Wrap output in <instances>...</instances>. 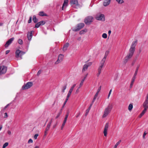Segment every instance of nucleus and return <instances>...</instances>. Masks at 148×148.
Listing matches in <instances>:
<instances>
[{
  "label": "nucleus",
  "instance_id": "4c0bfd02",
  "mask_svg": "<svg viewBox=\"0 0 148 148\" xmlns=\"http://www.w3.org/2000/svg\"><path fill=\"white\" fill-rule=\"evenodd\" d=\"M52 122V119L51 120L50 122L47 124V126L48 127L50 128V125H51V123Z\"/></svg>",
  "mask_w": 148,
  "mask_h": 148
},
{
  "label": "nucleus",
  "instance_id": "c85d7f7f",
  "mask_svg": "<svg viewBox=\"0 0 148 148\" xmlns=\"http://www.w3.org/2000/svg\"><path fill=\"white\" fill-rule=\"evenodd\" d=\"M32 20L35 23H36L37 22V19L35 16H33Z\"/></svg>",
  "mask_w": 148,
  "mask_h": 148
},
{
  "label": "nucleus",
  "instance_id": "de8ad7c7",
  "mask_svg": "<svg viewBox=\"0 0 148 148\" xmlns=\"http://www.w3.org/2000/svg\"><path fill=\"white\" fill-rule=\"evenodd\" d=\"M98 73L97 74V77H99L100 73H101V72H100L99 71H98Z\"/></svg>",
  "mask_w": 148,
  "mask_h": 148
},
{
  "label": "nucleus",
  "instance_id": "49530a36",
  "mask_svg": "<svg viewBox=\"0 0 148 148\" xmlns=\"http://www.w3.org/2000/svg\"><path fill=\"white\" fill-rule=\"evenodd\" d=\"M98 93H99L97 92L96 93L94 97H95L96 98H97L98 96Z\"/></svg>",
  "mask_w": 148,
  "mask_h": 148
},
{
  "label": "nucleus",
  "instance_id": "6ab92c4d",
  "mask_svg": "<svg viewBox=\"0 0 148 148\" xmlns=\"http://www.w3.org/2000/svg\"><path fill=\"white\" fill-rule=\"evenodd\" d=\"M109 51H106L105 53V55L104 56V57L102 59L101 61H104V62H105V61L106 60V58L108 55V54L109 53Z\"/></svg>",
  "mask_w": 148,
  "mask_h": 148
},
{
  "label": "nucleus",
  "instance_id": "09e8293b",
  "mask_svg": "<svg viewBox=\"0 0 148 148\" xmlns=\"http://www.w3.org/2000/svg\"><path fill=\"white\" fill-rule=\"evenodd\" d=\"M118 143H116V145H115V146H114V148H116L118 145H119V144Z\"/></svg>",
  "mask_w": 148,
  "mask_h": 148
},
{
  "label": "nucleus",
  "instance_id": "f704fd0d",
  "mask_svg": "<svg viewBox=\"0 0 148 148\" xmlns=\"http://www.w3.org/2000/svg\"><path fill=\"white\" fill-rule=\"evenodd\" d=\"M18 43L20 45H22L23 44V40L21 39H19L18 41Z\"/></svg>",
  "mask_w": 148,
  "mask_h": 148
},
{
  "label": "nucleus",
  "instance_id": "052dcab7",
  "mask_svg": "<svg viewBox=\"0 0 148 148\" xmlns=\"http://www.w3.org/2000/svg\"><path fill=\"white\" fill-rule=\"evenodd\" d=\"M69 98H68L66 97V100L64 102H65V103H66L67 101L68 100V99H69Z\"/></svg>",
  "mask_w": 148,
  "mask_h": 148
},
{
  "label": "nucleus",
  "instance_id": "7ed1b4c3",
  "mask_svg": "<svg viewBox=\"0 0 148 148\" xmlns=\"http://www.w3.org/2000/svg\"><path fill=\"white\" fill-rule=\"evenodd\" d=\"M25 53V52L19 49L17 50L15 52V57L17 58H20L21 59L22 58V56Z\"/></svg>",
  "mask_w": 148,
  "mask_h": 148
},
{
  "label": "nucleus",
  "instance_id": "4d7b16f0",
  "mask_svg": "<svg viewBox=\"0 0 148 148\" xmlns=\"http://www.w3.org/2000/svg\"><path fill=\"white\" fill-rule=\"evenodd\" d=\"M92 104H92V103L91 104V105H90V106L88 108V109L90 110V109L91 108V106H92Z\"/></svg>",
  "mask_w": 148,
  "mask_h": 148
},
{
  "label": "nucleus",
  "instance_id": "13d9d810",
  "mask_svg": "<svg viewBox=\"0 0 148 148\" xmlns=\"http://www.w3.org/2000/svg\"><path fill=\"white\" fill-rule=\"evenodd\" d=\"M10 50H7L6 52H5V54H8V53H9V52H10Z\"/></svg>",
  "mask_w": 148,
  "mask_h": 148
},
{
  "label": "nucleus",
  "instance_id": "e2e57ef3",
  "mask_svg": "<svg viewBox=\"0 0 148 148\" xmlns=\"http://www.w3.org/2000/svg\"><path fill=\"white\" fill-rule=\"evenodd\" d=\"M66 120H67L66 119H64V120L63 122L64 123H66Z\"/></svg>",
  "mask_w": 148,
  "mask_h": 148
},
{
  "label": "nucleus",
  "instance_id": "a211bd4d",
  "mask_svg": "<svg viewBox=\"0 0 148 148\" xmlns=\"http://www.w3.org/2000/svg\"><path fill=\"white\" fill-rule=\"evenodd\" d=\"M111 0H104L103 3V5L104 6L108 5L110 3Z\"/></svg>",
  "mask_w": 148,
  "mask_h": 148
},
{
  "label": "nucleus",
  "instance_id": "72a5a7b5",
  "mask_svg": "<svg viewBox=\"0 0 148 148\" xmlns=\"http://www.w3.org/2000/svg\"><path fill=\"white\" fill-rule=\"evenodd\" d=\"M8 145V142L5 143L3 146V148H5Z\"/></svg>",
  "mask_w": 148,
  "mask_h": 148
},
{
  "label": "nucleus",
  "instance_id": "9d476101",
  "mask_svg": "<svg viewBox=\"0 0 148 148\" xmlns=\"http://www.w3.org/2000/svg\"><path fill=\"white\" fill-rule=\"evenodd\" d=\"M133 56V55L128 53L124 58L123 61L124 63H126L128 61L132 58Z\"/></svg>",
  "mask_w": 148,
  "mask_h": 148
},
{
  "label": "nucleus",
  "instance_id": "37998d69",
  "mask_svg": "<svg viewBox=\"0 0 148 148\" xmlns=\"http://www.w3.org/2000/svg\"><path fill=\"white\" fill-rule=\"evenodd\" d=\"M32 19V17L31 16L29 17V19L28 21V23H30L31 22Z\"/></svg>",
  "mask_w": 148,
  "mask_h": 148
},
{
  "label": "nucleus",
  "instance_id": "f03ea898",
  "mask_svg": "<svg viewBox=\"0 0 148 148\" xmlns=\"http://www.w3.org/2000/svg\"><path fill=\"white\" fill-rule=\"evenodd\" d=\"M137 42V40H136L133 41L132 43L130 48L129 49V53L133 55L135 50V47L136 45Z\"/></svg>",
  "mask_w": 148,
  "mask_h": 148
},
{
  "label": "nucleus",
  "instance_id": "864d4df0",
  "mask_svg": "<svg viewBox=\"0 0 148 148\" xmlns=\"http://www.w3.org/2000/svg\"><path fill=\"white\" fill-rule=\"evenodd\" d=\"M34 138L35 139H36L37 138V134H36L35 135Z\"/></svg>",
  "mask_w": 148,
  "mask_h": 148
},
{
  "label": "nucleus",
  "instance_id": "a878e982",
  "mask_svg": "<svg viewBox=\"0 0 148 148\" xmlns=\"http://www.w3.org/2000/svg\"><path fill=\"white\" fill-rule=\"evenodd\" d=\"M39 15L42 16H47V15L43 12H39Z\"/></svg>",
  "mask_w": 148,
  "mask_h": 148
},
{
  "label": "nucleus",
  "instance_id": "ddd939ff",
  "mask_svg": "<svg viewBox=\"0 0 148 148\" xmlns=\"http://www.w3.org/2000/svg\"><path fill=\"white\" fill-rule=\"evenodd\" d=\"M105 62L104 61H101L99 64V66L97 69L98 71H99L101 72L102 68L104 66Z\"/></svg>",
  "mask_w": 148,
  "mask_h": 148
},
{
  "label": "nucleus",
  "instance_id": "3c124183",
  "mask_svg": "<svg viewBox=\"0 0 148 148\" xmlns=\"http://www.w3.org/2000/svg\"><path fill=\"white\" fill-rule=\"evenodd\" d=\"M68 113L65 116V117L64 118V119H67V118L68 117Z\"/></svg>",
  "mask_w": 148,
  "mask_h": 148
},
{
  "label": "nucleus",
  "instance_id": "5701e85b",
  "mask_svg": "<svg viewBox=\"0 0 148 148\" xmlns=\"http://www.w3.org/2000/svg\"><path fill=\"white\" fill-rule=\"evenodd\" d=\"M148 108H144V109L142 112V113H141L140 115L139 116V117L140 118L146 112L147 110V109Z\"/></svg>",
  "mask_w": 148,
  "mask_h": 148
},
{
  "label": "nucleus",
  "instance_id": "7c9ffc66",
  "mask_svg": "<svg viewBox=\"0 0 148 148\" xmlns=\"http://www.w3.org/2000/svg\"><path fill=\"white\" fill-rule=\"evenodd\" d=\"M66 85H65L64 86H63L62 88V92L63 93L64 92L65 90L66 89Z\"/></svg>",
  "mask_w": 148,
  "mask_h": 148
},
{
  "label": "nucleus",
  "instance_id": "ea45409f",
  "mask_svg": "<svg viewBox=\"0 0 148 148\" xmlns=\"http://www.w3.org/2000/svg\"><path fill=\"white\" fill-rule=\"evenodd\" d=\"M89 110H90L87 109L86 110V113H85V116H86L87 115L89 111Z\"/></svg>",
  "mask_w": 148,
  "mask_h": 148
},
{
  "label": "nucleus",
  "instance_id": "0eeeda50",
  "mask_svg": "<svg viewBox=\"0 0 148 148\" xmlns=\"http://www.w3.org/2000/svg\"><path fill=\"white\" fill-rule=\"evenodd\" d=\"M64 58V55L62 54H60L59 55L57 60L55 62V64H58L59 63L61 62L63 60Z\"/></svg>",
  "mask_w": 148,
  "mask_h": 148
},
{
  "label": "nucleus",
  "instance_id": "a19ab883",
  "mask_svg": "<svg viewBox=\"0 0 148 148\" xmlns=\"http://www.w3.org/2000/svg\"><path fill=\"white\" fill-rule=\"evenodd\" d=\"M33 142V140L31 138L29 139L28 141V143H32Z\"/></svg>",
  "mask_w": 148,
  "mask_h": 148
},
{
  "label": "nucleus",
  "instance_id": "473e14b6",
  "mask_svg": "<svg viewBox=\"0 0 148 148\" xmlns=\"http://www.w3.org/2000/svg\"><path fill=\"white\" fill-rule=\"evenodd\" d=\"M102 37L104 38H106L107 37V34L106 33H103L102 35Z\"/></svg>",
  "mask_w": 148,
  "mask_h": 148
},
{
  "label": "nucleus",
  "instance_id": "412c9836",
  "mask_svg": "<svg viewBox=\"0 0 148 148\" xmlns=\"http://www.w3.org/2000/svg\"><path fill=\"white\" fill-rule=\"evenodd\" d=\"M45 23V22L44 21H41L39 22H38V28L40 26L44 25Z\"/></svg>",
  "mask_w": 148,
  "mask_h": 148
},
{
  "label": "nucleus",
  "instance_id": "6e6552de",
  "mask_svg": "<svg viewBox=\"0 0 148 148\" xmlns=\"http://www.w3.org/2000/svg\"><path fill=\"white\" fill-rule=\"evenodd\" d=\"M84 24L83 23H81L77 25L76 28L73 29V31L77 32L79 31L80 29L84 27Z\"/></svg>",
  "mask_w": 148,
  "mask_h": 148
},
{
  "label": "nucleus",
  "instance_id": "4468645a",
  "mask_svg": "<svg viewBox=\"0 0 148 148\" xmlns=\"http://www.w3.org/2000/svg\"><path fill=\"white\" fill-rule=\"evenodd\" d=\"M14 37L12 38L9 39L6 43L5 45V47L6 48L8 47L14 40Z\"/></svg>",
  "mask_w": 148,
  "mask_h": 148
},
{
  "label": "nucleus",
  "instance_id": "58836bf2",
  "mask_svg": "<svg viewBox=\"0 0 148 148\" xmlns=\"http://www.w3.org/2000/svg\"><path fill=\"white\" fill-rule=\"evenodd\" d=\"M71 91H69V92H68V93L67 94V97L68 98H69V97H70V96L71 94Z\"/></svg>",
  "mask_w": 148,
  "mask_h": 148
},
{
  "label": "nucleus",
  "instance_id": "b1692460",
  "mask_svg": "<svg viewBox=\"0 0 148 148\" xmlns=\"http://www.w3.org/2000/svg\"><path fill=\"white\" fill-rule=\"evenodd\" d=\"M68 3V0H65L64 1L63 6L62 7V10H64L63 8H64V6H67Z\"/></svg>",
  "mask_w": 148,
  "mask_h": 148
},
{
  "label": "nucleus",
  "instance_id": "9b49d317",
  "mask_svg": "<svg viewBox=\"0 0 148 148\" xmlns=\"http://www.w3.org/2000/svg\"><path fill=\"white\" fill-rule=\"evenodd\" d=\"M7 68L4 66H0V75L5 73L7 71Z\"/></svg>",
  "mask_w": 148,
  "mask_h": 148
},
{
  "label": "nucleus",
  "instance_id": "39448f33",
  "mask_svg": "<svg viewBox=\"0 0 148 148\" xmlns=\"http://www.w3.org/2000/svg\"><path fill=\"white\" fill-rule=\"evenodd\" d=\"M93 18V17L92 16H88L85 19L84 22L86 24H90L91 22H92Z\"/></svg>",
  "mask_w": 148,
  "mask_h": 148
},
{
  "label": "nucleus",
  "instance_id": "f8f14e48",
  "mask_svg": "<svg viewBox=\"0 0 148 148\" xmlns=\"http://www.w3.org/2000/svg\"><path fill=\"white\" fill-rule=\"evenodd\" d=\"M109 126V124L108 123H106L105 126L103 133L104 134V136H106L107 135V131L108 129V128Z\"/></svg>",
  "mask_w": 148,
  "mask_h": 148
},
{
  "label": "nucleus",
  "instance_id": "69168bd1",
  "mask_svg": "<svg viewBox=\"0 0 148 148\" xmlns=\"http://www.w3.org/2000/svg\"><path fill=\"white\" fill-rule=\"evenodd\" d=\"M79 88L77 89L76 90V93H77L78 91H79Z\"/></svg>",
  "mask_w": 148,
  "mask_h": 148
},
{
  "label": "nucleus",
  "instance_id": "423d86ee",
  "mask_svg": "<svg viewBox=\"0 0 148 148\" xmlns=\"http://www.w3.org/2000/svg\"><path fill=\"white\" fill-rule=\"evenodd\" d=\"M96 19L98 20L104 21L105 20V16L103 14H99L96 15Z\"/></svg>",
  "mask_w": 148,
  "mask_h": 148
},
{
  "label": "nucleus",
  "instance_id": "603ef678",
  "mask_svg": "<svg viewBox=\"0 0 148 148\" xmlns=\"http://www.w3.org/2000/svg\"><path fill=\"white\" fill-rule=\"evenodd\" d=\"M7 133L9 135H11V132L10 130L8 131Z\"/></svg>",
  "mask_w": 148,
  "mask_h": 148
},
{
  "label": "nucleus",
  "instance_id": "6e6d98bb",
  "mask_svg": "<svg viewBox=\"0 0 148 148\" xmlns=\"http://www.w3.org/2000/svg\"><path fill=\"white\" fill-rule=\"evenodd\" d=\"M60 113H59L57 115V116L56 117V118L57 119V118H58L60 116Z\"/></svg>",
  "mask_w": 148,
  "mask_h": 148
},
{
  "label": "nucleus",
  "instance_id": "e433bc0d",
  "mask_svg": "<svg viewBox=\"0 0 148 148\" xmlns=\"http://www.w3.org/2000/svg\"><path fill=\"white\" fill-rule=\"evenodd\" d=\"M84 82V81L83 80H82V81L79 84V88H80L82 86V85L83 84Z\"/></svg>",
  "mask_w": 148,
  "mask_h": 148
},
{
  "label": "nucleus",
  "instance_id": "c9c22d12",
  "mask_svg": "<svg viewBox=\"0 0 148 148\" xmlns=\"http://www.w3.org/2000/svg\"><path fill=\"white\" fill-rule=\"evenodd\" d=\"M49 127H48L47 126L46 128V129H45V136L46 134H47V131L49 129Z\"/></svg>",
  "mask_w": 148,
  "mask_h": 148
},
{
  "label": "nucleus",
  "instance_id": "5fc2aeb1",
  "mask_svg": "<svg viewBox=\"0 0 148 148\" xmlns=\"http://www.w3.org/2000/svg\"><path fill=\"white\" fill-rule=\"evenodd\" d=\"M96 99V98H95V97H94V98H93V100H92V104H93V103H94V102H95V99Z\"/></svg>",
  "mask_w": 148,
  "mask_h": 148
},
{
  "label": "nucleus",
  "instance_id": "c756f323",
  "mask_svg": "<svg viewBox=\"0 0 148 148\" xmlns=\"http://www.w3.org/2000/svg\"><path fill=\"white\" fill-rule=\"evenodd\" d=\"M119 4H121L124 3L123 0H115Z\"/></svg>",
  "mask_w": 148,
  "mask_h": 148
},
{
  "label": "nucleus",
  "instance_id": "2f4dec72",
  "mask_svg": "<svg viewBox=\"0 0 148 148\" xmlns=\"http://www.w3.org/2000/svg\"><path fill=\"white\" fill-rule=\"evenodd\" d=\"M76 85V84H74L71 88L69 90V91H71V92H72L75 86Z\"/></svg>",
  "mask_w": 148,
  "mask_h": 148
},
{
  "label": "nucleus",
  "instance_id": "8fccbe9b",
  "mask_svg": "<svg viewBox=\"0 0 148 148\" xmlns=\"http://www.w3.org/2000/svg\"><path fill=\"white\" fill-rule=\"evenodd\" d=\"M7 116H8L7 113L5 112L4 114V118H6V117H7Z\"/></svg>",
  "mask_w": 148,
  "mask_h": 148
},
{
  "label": "nucleus",
  "instance_id": "79ce46f5",
  "mask_svg": "<svg viewBox=\"0 0 148 148\" xmlns=\"http://www.w3.org/2000/svg\"><path fill=\"white\" fill-rule=\"evenodd\" d=\"M112 89H111L109 92V94H108V99H109L110 95V94H111V92H112Z\"/></svg>",
  "mask_w": 148,
  "mask_h": 148
},
{
  "label": "nucleus",
  "instance_id": "bf43d9fd",
  "mask_svg": "<svg viewBox=\"0 0 148 148\" xmlns=\"http://www.w3.org/2000/svg\"><path fill=\"white\" fill-rule=\"evenodd\" d=\"M41 72V70H39L38 72V74H40Z\"/></svg>",
  "mask_w": 148,
  "mask_h": 148
},
{
  "label": "nucleus",
  "instance_id": "338daca9",
  "mask_svg": "<svg viewBox=\"0 0 148 148\" xmlns=\"http://www.w3.org/2000/svg\"><path fill=\"white\" fill-rule=\"evenodd\" d=\"M141 49H139V51H138L139 53H140V52H141Z\"/></svg>",
  "mask_w": 148,
  "mask_h": 148
},
{
  "label": "nucleus",
  "instance_id": "dca6fc26",
  "mask_svg": "<svg viewBox=\"0 0 148 148\" xmlns=\"http://www.w3.org/2000/svg\"><path fill=\"white\" fill-rule=\"evenodd\" d=\"M143 106L144 108H148V95L146 97L145 100L143 104Z\"/></svg>",
  "mask_w": 148,
  "mask_h": 148
},
{
  "label": "nucleus",
  "instance_id": "f257e3e1",
  "mask_svg": "<svg viewBox=\"0 0 148 148\" xmlns=\"http://www.w3.org/2000/svg\"><path fill=\"white\" fill-rule=\"evenodd\" d=\"M112 107L113 106L112 104H109L104 110V114L102 116L103 118H105L108 115V114L110 112Z\"/></svg>",
  "mask_w": 148,
  "mask_h": 148
},
{
  "label": "nucleus",
  "instance_id": "20e7f679",
  "mask_svg": "<svg viewBox=\"0 0 148 148\" xmlns=\"http://www.w3.org/2000/svg\"><path fill=\"white\" fill-rule=\"evenodd\" d=\"M33 85V83L32 82H29L26 84H24L22 87L23 90H26L30 88Z\"/></svg>",
  "mask_w": 148,
  "mask_h": 148
},
{
  "label": "nucleus",
  "instance_id": "0e129e2a",
  "mask_svg": "<svg viewBox=\"0 0 148 148\" xmlns=\"http://www.w3.org/2000/svg\"><path fill=\"white\" fill-rule=\"evenodd\" d=\"M111 31L110 30H109L108 31V33L109 35H110V34L111 33Z\"/></svg>",
  "mask_w": 148,
  "mask_h": 148
},
{
  "label": "nucleus",
  "instance_id": "bb28decb",
  "mask_svg": "<svg viewBox=\"0 0 148 148\" xmlns=\"http://www.w3.org/2000/svg\"><path fill=\"white\" fill-rule=\"evenodd\" d=\"M87 31V30L86 29H85L79 32V34L81 35L84 34Z\"/></svg>",
  "mask_w": 148,
  "mask_h": 148
},
{
  "label": "nucleus",
  "instance_id": "393cba45",
  "mask_svg": "<svg viewBox=\"0 0 148 148\" xmlns=\"http://www.w3.org/2000/svg\"><path fill=\"white\" fill-rule=\"evenodd\" d=\"M140 65L139 64V65H138L137 66V67H136V70H135V72L134 74V76H136V75L137 74V73H138V68H139V67H140Z\"/></svg>",
  "mask_w": 148,
  "mask_h": 148
},
{
  "label": "nucleus",
  "instance_id": "2eb2a0df",
  "mask_svg": "<svg viewBox=\"0 0 148 148\" xmlns=\"http://www.w3.org/2000/svg\"><path fill=\"white\" fill-rule=\"evenodd\" d=\"M71 5L73 7L75 6L78 5V2L77 0H71L70 1Z\"/></svg>",
  "mask_w": 148,
  "mask_h": 148
},
{
  "label": "nucleus",
  "instance_id": "aec40b11",
  "mask_svg": "<svg viewBox=\"0 0 148 148\" xmlns=\"http://www.w3.org/2000/svg\"><path fill=\"white\" fill-rule=\"evenodd\" d=\"M69 44L68 42L65 44L63 47V50L64 51H66L67 49V48L69 47Z\"/></svg>",
  "mask_w": 148,
  "mask_h": 148
},
{
  "label": "nucleus",
  "instance_id": "a18cd8bd",
  "mask_svg": "<svg viewBox=\"0 0 148 148\" xmlns=\"http://www.w3.org/2000/svg\"><path fill=\"white\" fill-rule=\"evenodd\" d=\"M80 115V112H79L76 115V117L77 118H78Z\"/></svg>",
  "mask_w": 148,
  "mask_h": 148
},
{
  "label": "nucleus",
  "instance_id": "4be33fe9",
  "mask_svg": "<svg viewBox=\"0 0 148 148\" xmlns=\"http://www.w3.org/2000/svg\"><path fill=\"white\" fill-rule=\"evenodd\" d=\"M135 79H136V76H133V77L132 78V81H131V84L130 85V88H131L132 87Z\"/></svg>",
  "mask_w": 148,
  "mask_h": 148
},
{
  "label": "nucleus",
  "instance_id": "c03bdc74",
  "mask_svg": "<svg viewBox=\"0 0 148 148\" xmlns=\"http://www.w3.org/2000/svg\"><path fill=\"white\" fill-rule=\"evenodd\" d=\"M101 88V86H100L99 88H98L97 91V92L99 93V91H100Z\"/></svg>",
  "mask_w": 148,
  "mask_h": 148
},
{
  "label": "nucleus",
  "instance_id": "680f3d73",
  "mask_svg": "<svg viewBox=\"0 0 148 148\" xmlns=\"http://www.w3.org/2000/svg\"><path fill=\"white\" fill-rule=\"evenodd\" d=\"M81 37H79L77 38V40L79 41H80L81 40Z\"/></svg>",
  "mask_w": 148,
  "mask_h": 148
},
{
  "label": "nucleus",
  "instance_id": "774afa93",
  "mask_svg": "<svg viewBox=\"0 0 148 148\" xmlns=\"http://www.w3.org/2000/svg\"><path fill=\"white\" fill-rule=\"evenodd\" d=\"M121 140H120L118 142H117V143H119L118 144H119L120 143H121Z\"/></svg>",
  "mask_w": 148,
  "mask_h": 148
},
{
  "label": "nucleus",
  "instance_id": "f3484780",
  "mask_svg": "<svg viewBox=\"0 0 148 148\" xmlns=\"http://www.w3.org/2000/svg\"><path fill=\"white\" fill-rule=\"evenodd\" d=\"M34 31H32L30 32H29L27 33V37L28 39V40H30L32 39V32H34Z\"/></svg>",
  "mask_w": 148,
  "mask_h": 148
},
{
  "label": "nucleus",
  "instance_id": "1a4fd4ad",
  "mask_svg": "<svg viewBox=\"0 0 148 148\" xmlns=\"http://www.w3.org/2000/svg\"><path fill=\"white\" fill-rule=\"evenodd\" d=\"M92 64V62H89L85 64L83 66V68L82 69V72H84L86 71L88 69V67L91 66Z\"/></svg>",
  "mask_w": 148,
  "mask_h": 148
},
{
  "label": "nucleus",
  "instance_id": "cd10ccee",
  "mask_svg": "<svg viewBox=\"0 0 148 148\" xmlns=\"http://www.w3.org/2000/svg\"><path fill=\"white\" fill-rule=\"evenodd\" d=\"M133 105L132 104H130L128 106V109L129 111H131L133 108Z\"/></svg>",
  "mask_w": 148,
  "mask_h": 148
}]
</instances>
